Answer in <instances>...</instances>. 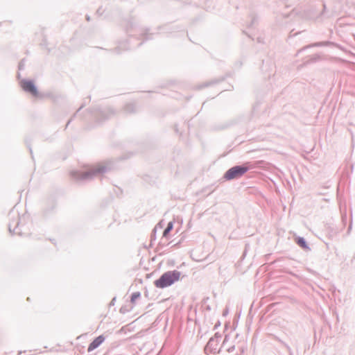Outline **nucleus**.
Segmentation results:
<instances>
[{"instance_id": "4", "label": "nucleus", "mask_w": 355, "mask_h": 355, "mask_svg": "<svg viewBox=\"0 0 355 355\" xmlns=\"http://www.w3.org/2000/svg\"><path fill=\"white\" fill-rule=\"evenodd\" d=\"M105 340V337L103 336H99L97 338H96L93 342L90 343V345L88 347L87 351L92 352L96 348H97L99 345H101Z\"/></svg>"}, {"instance_id": "6", "label": "nucleus", "mask_w": 355, "mask_h": 355, "mask_svg": "<svg viewBox=\"0 0 355 355\" xmlns=\"http://www.w3.org/2000/svg\"><path fill=\"white\" fill-rule=\"evenodd\" d=\"M140 295H141V294H140V293H139V292H136V293H132V296H131V300H130V301H131L132 304H135V302H136V300H137L138 298H139V297H140Z\"/></svg>"}, {"instance_id": "7", "label": "nucleus", "mask_w": 355, "mask_h": 355, "mask_svg": "<svg viewBox=\"0 0 355 355\" xmlns=\"http://www.w3.org/2000/svg\"><path fill=\"white\" fill-rule=\"evenodd\" d=\"M297 244L301 246L302 248H307V246H306V242L304 240V239L302 238H298L297 239Z\"/></svg>"}, {"instance_id": "2", "label": "nucleus", "mask_w": 355, "mask_h": 355, "mask_svg": "<svg viewBox=\"0 0 355 355\" xmlns=\"http://www.w3.org/2000/svg\"><path fill=\"white\" fill-rule=\"evenodd\" d=\"M248 171L245 166H236L230 168L225 174V178L227 180L241 177Z\"/></svg>"}, {"instance_id": "1", "label": "nucleus", "mask_w": 355, "mask_h": 355, "mask_svg": "<svg viewBox=\"0 0 355 355\" xmlns=\"http://www.w3.org/2000/svg\"><path fill=\"white\" fill-rule=\"evenodd\" d=\"M180 272L177 270L164 272L158 279L154 282V285L159 288H164L171 286L179 281Z\"/></svg>"}, {"instance_id": "5", "label": "nucleus", "mask_w": 355, "mask_h": 355, "mask_svg": "<svg viewBox=\"0 0 355 355\" xmlns=\"http://www.w3.org/2000/svg\"><path fill=\"white\" fill-rule=\"evenodd\" d=\"M173 227V224L172 222L168 223L167 227L164 230L163 232V236L167 237L169 232L172 230Z\"/></svg>"}, {"instance_id": "3", "label": "nucleus", "mask_w": 355, "mask_h": 355, "mask_svg": "<svg viewBox=\"0 0 355 355\" xmlns=\"http://www.w3.org/2000/svg\"><path fill=\"white\" fill-rule=\"evenodd\" d=\"M21 85L24 91L31 93L33 96H37V90L32 81L24 80L21 82Z\"/></svg>"}]
</instances>
